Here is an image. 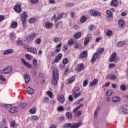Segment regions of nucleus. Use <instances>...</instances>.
I'll list each match as a JSON object with an SVG mask.
<instances>
[{
    "label": "nucleus",
    "instance_id": "69168bd1",
    "mask_svg": "<svg viewBox=\"0 0 128 128\" xmlns=\"http://www.w3.org/2000/svg\"><path fill=\"white\" fill-rule=\"evenodd\" d=\"M68 62V59L67 58H65L63 60L64 64H66Z\"/></svg>",
    "mask_w": 128,
    "mask_h": 128
},
{
    "label": "nucleus",
    "instance_id": "5fc2aeb1",
    "mask_svg": "<svg viewBox=\"0 0 128 128\" xmlns=\"http://www.w3.org/2000/svg\"><path fill=\"white\" fill-rule=\"evenodd\" d=\"M106 13L109 16H112V12L110 10H107Z\"/></svg>",
    "mask_w": 128,
    "mask_h": 128
},
{
    "label": "nucleus",
    "instance_id": "ddd939ff",
    "mask_svg": "<svg viewBox=\"0 0 128 128\" xmlns=\"http://www.w3.org/2000/svg\"><path fill=\"white\" fill-rule=\"evenodd\" d=\"M118 26L120 28H124L126 26V23L124 20H118Z\"/></svg>",
    "mask_w": 128,
    "mask_h": 128
},
{
    "label": "nucleus",
    "instance_id": "052dcab7",
    "mask_svg": "<svg viewBox=\"0 0 128 128\" xmlns=\"http://www.w3.org/2000/svg\"><path fill=\"white\" fill-rule=\"evenodd\" d=\"M32 120H38V116H32L31 118Z\"/></svg>",
    "mask_w": 128,
    "mask_h": 128
},
{
    "label": "nucleus",
    "instance_id": "4c0bfd02",
    "mask_svg": "<svg viewBox=\"0 0 128 128\" xmlns=\"http://www.w3.org/2000/svg\"><path fill=\"white\" fill-rule=\"evenodd\" d=\"M12 104H2L1 106L2 108H10V106H12Z\"/></svg>",
    "mask_w": 128,
    "mask_h": 128
},
{
    "label": "nucleus",
    "instance_id": "c9c22d12",
    "mask_svg": "<svg viewBox=\"0 0 128 128\" xmlns=\"http://www.w3.org/2000/svg\"><path fill=\"white\" fill-rule=\"evenodd\" d=\"M11 28H16V26H18V22L14 21L12 22L11 25H10Z\"/></svg>",
    "mask_w": 128,
    "mask_h": 128
},
{
    "label": "nucleus",
    "instance_id": "7c9ffc66",
    "mask_svg": "<svg viewBox=\"0 0 128 128\" xmlns=\"http://www.w3.org/2000/svg\"><path fill=\"white\" fill-rule=\"evenodd\" d=\"M82 126V123H78L74 124V126H70V128H78Z\"/></svg>",
    "mask_w": 128,
    "mask_h": 128
},
{
    "label": "nucleus",
    "instance_id": "bf43d9fd",
    "mask_svg": "<svg viewBox=\"0 0 128 128\" xmlns=\"http://www.w3.org/2000/svg\"><path fill=\"white\" fill-rule=\"evenodd\" d=\"M0 80H2V82H6V80L4 76L2 75H0Z\"/></svg>",
    "mask_w": 128,
    "mask_h": 128
},
{
    "label": "nucleus",
    "instance_id": "f03ea898",
    "mask_svg": "<svg viewBox=\"0 0 128 128\" xmlns=\"http://www.w3.org/2000/svg\"><path fill=\"white\" fill-rule=\"evenodd\" d=\"M36 36V33H33L32 35H28L26 37V42L28 44L32 42V41L34 40Z\"/></svg>",
    "mask_w": 128,
    "mask_h": 128
},
{
    "label": "nucleus",
    "instance_id": "4468645a",
    "mask_svg": "<svg viewBox=\"0 0 128 128\" xmlns=\"http://www.w3.org/2000/svg\"><path fill=\"white\" fill-rule=\"evenodd\" d=\"M62 54H59L56 57V58L54 60V62H58L60 60H62Z\"/></svg>",
    "mask_w": 128,
    "mask_h": 128
},
{
    "label": "nucleus",
    "instance_id": "79ce46f5",
    "mask_svg": "<svg viewBox=\"0 0 128 128\" xmlns=\"http://www.w3.org/2000/svg\"><path fill=\"white\" fill-rule=\"evenodd\" d=\"M26 106H28V103H22L20 104L19 106L21 110H22V108H26Z\"/></svg>",
    "mask_w": 128,
    "mask_h": 128
},
{
    "label": "nucleus",
    "instance_id": "9d476101",
    "mask_svg": "<svg viewBox=\"0 0 128 128\" xmlns=\"http://www.w3.org/2000/svg\"><path fill=\"white\" fill-rule=\"evenodd\" d=\"M21 60L25 66H26V68H32V65L28 64V62H26L24 59L22 58Z\"/></svg>",
    "mask_w": 128,
    "mask_h": 128
},
{
    "label": "nucleus",
    "instance_id": "6e6d98bb",
    "mask_svg": "<svg viewBox=\"0 0 128 128\" xmlns=\"http://www.w3.org/2000/svg\"><path fill=\"white\" fill-rule=\"evenodd\" d=\"M30 114H36V108H32L30 110Z\"/></svg>",
    "mask_w": 128,
    "mask_h": 128
},
{
    "label": "nucleus",
    "instance_id": "f257e3e1",
    "mask_svg": "<svg viewBox=\"0 0 128 128\" xmlns=\"http://www.w3.org/2000/svg\"><path fill=\"white\" fill-rule=\"evenodd\" d=\"M52 76L53 78L51 80V82L52 84L54 86H56L58 84V72L56 68H54L52 70Z\"/></svg>",
    "mask_w": 128,
    "mask_h": 128
},
{
    "label": "nucleus",
    "instance_id": "a211bd4d",
    "mask_svg": "<svg viewBox=\"0 0 128 128\" xmlns=\"http://www.w3.org/2000/svg\"><path fill=\"white\" fill-rule=\"evenodd\" d=\"M126 44V41H120L117 43V46L118 48H122V46H124Z\"/></svg>",
    "mask_w": 128,
    "mask_h": 128
},
{
    "label": "nucleus",
    "instance_id": "c85d7f7f",
    "mask_svg": "<svg viewBox=\"0 0 128 128\" xmlns=\"http://www.w3.org/2000/svg\"><path fill=\"white\" fill-rule=\"evenodd\" d=\"M96 54H98V53H95L94 54L90 60L91 64H94V62H96Z\"/></svg>",
    "mask_w": 128,
    "mask_h": 128
},
{
    "label": "nucleus",
    "instance_id": "774afa93",
    "mask_svg": "<svg viewBox=\"0 0 128 128\" xmlns=\"http://www.w3.org/2000/svg\"><path fill=\"white\" fill-rule=\"evenodd\" d=\"M64 12H62L58 15V17L60 20V18H62V16H64Z\"/></svg>",
    "mask_w": 128,
    "mask_h": 128
},
{
    "label": "nucleus",
    "instance_id": "f704fd0d",
    "mask_svg": "<svg viewBox=\"0 0 128 128\" xmlns=\"http://www.w3.org/2000/svg\"><path fill=\"white\" fill-rule=\"evenodd\" d=\"M32 64L34 68H38V60H36L34 59L32 60Z\"/></svg>",
    "mask_w": 128,
    "mask_h": 128
},
{
    "label": "nucleus",
    "instance_id": "1a4fd4ad",
    "mask_svg": "<svg viewBox=\"0 0 128 128\" xmlns=\"http://www.w3.org/2000/svg\"><path fill=\"white\" fill-rule=\"evenodd\" d=\"M20 16L22 22L26 21V18L28 16L26 12H23Z\"/></svg>",
    "mask_w": 128,
    "mask_h": 128
},
{
    "label": "nucleus",
    "instance_id": "4be33fe9",
    "mask_svg": "<svg viewBox=\"0 0 128 128\" xmlns=\"http://www.w3.org/2000/svg\"><path fill=\"white\" fill-rule=\"evenodd\" d=\"M112 102H120V96H114L112 98Z\"/></svg>",
    "mask_w": 128,
    "mask_h": 128
},
{
    "label": "nucleus",
    "instance_id": "de8ad7c7",
    "mask_svg": "<svg viewBox=\"0 0 128 128\" xmlns=\"http://www.w3.org/2000/svg\"><path fill=\"white\" fill-rule=\"evenodd\" d=\"M74 48H80V43H74Z\"/></svg>",
    "mask_w": 128,
    "mask_h": 128
},
{
    "label": "nucleus",
    "instance_id": "473e14b6",
    "mask_svg": "<svg viewBox=\"0 0 128 128\" xmlns=\"http://www.w3.org/2000/svg\"><path fill=\"white\" fill-rule=\"evenodd\" d=\"M120 90L122 92H124V90H128V87L124 84H122L120 86Z\"/></svg>",
    "mask_w": 128,
    "mask_h": 128
},
{
    "label": "nucleus",
    "instance_id": "680f3d73",
    "mask_svg": "<svg viewBox=\"0 0 128 128\" xmlns=\"http://www.w3.org/2000/svg\"><path fill=\"white\" fill-rule=\"evenodd\" d=\"M88 80H85L83 82V86L84 88H86V86H88Z\"/></svg>",
    "mask_w": 128,
    "mask_h": 128
},
{
    "label": "nucleus",
    "instance_id": "0eeeda50",
    "mask_svg": "<svg viewBox=\"0 0 128 128\" xmlns=\"http://www.w3.org/2000/svg\"><path fill=\"white\" fill-rule=\"evenodd\" d=\"M116 58V52H114L111 55V56L109 60L110 62H114H114H118V61H117L116 60H115Z\"/></svg>",
    "mask_w": 128,
    "mask_h": 128
},
{
    "label": "nucleus",
    "instance_id": "bb28decb",
    "mask_svg": "<svg viewBox=\"0 0 128 128\" xmlns=\"http://www.w3.org/2000/svg\"><path fill=\"white\" fill-rule=\"evenodd\" d=\"M111 6H114V8H116V6H118V0H112L111 2Z\"/></svg>",
    "mask_w": 128,
    "mask_h": 128
},
{
    "label": "nucleus",
    "instance_id": "2f4dec72",
    "mask_svg": "<svg viewBox=\"0 0 128 128\" xmlns=\"http://www.w3.org/2000/svg\"><path fill=\"white\" fill-rule=\"evenodd\" d=\"M45 26L46 28H50L52 26V23H50V22H46L45 24Z\"/></svg>",
    "mask_w": 128,
    "mask_h": 128
},
{
    "label": "nucleus",
    "instance_id": "9b49d317",
    "mask_svg": "<svg viewBox=\"0 0 128 128\" xmlns=\"http://www.w3.org/2000/svg\"><path fill=\"white\" fill-rule=\"evenodd\" d=\"M16 44H18V46H23V48H27V46L26 44H24L22 42V40H20V39H18L17 40H16Z\"/></svg>",
    "mask_w": 128,
    "mask_h": 128
},
{
    "label": "nucleus",
    "instance_id": "423d86ee",
    "mask_svg": "<svg viewBox=\"0 0 128 128\" xmlns=\"http://www.w3.org/2000/svg\"><path fill=\"white\" fill-rule=\"evenodd\" d=\"M92 35L90 34H88L86 37L84 38V46H87L88 44L90 42V40H92Z\"/></svg>",
    "mask_w": 128,
    "mask_h": 128
},
{
    "label": "nucleus",
    "instance_id": "c03bdc74",
    "mask_svg": "<svg viewBox=\"0 0 128 128\" xmlns=\"http://www.w3.org/2000/svg\"><path fill=\"white\" fill-rule=\"evenodd\" d=\"M80 90V87H76L73 90H72V94H76Z\"/></svg>",
    "mask_w": 128,
    "mask_h": 128
},
{
    "label": "nucleus",
    "instance_id": "393cba45",
    "mask_svg": "<svg viewBox=\"0 0 128 128\" xmlns=\"http://www.w3.org/2000/svg\"><path fill=\"white\" fill-rule=\"evenodd\" d=\"M84 64H78V66L77 70H78V72H81V70H84Z\"/></svg>",
    "mask_w": 128,
    "mask_h": 128
},
{
    "label": "nucleus",
    "instance_id": "6e6552de",
    "mask_svg": "<svg viewBox=\"0 0 128 128\" xmlns=\"http://www.w3.org/2000/svg\"><path fill=\"white\" fill-rule=\"evenodd\" d=\"M28 52H32V54H36L38 53V51H36V48L34 47H28L27 48Z\"/></svg>",
    "mask_w": 128,
    "mask_h": 128
},
{
    "label": "nucleus",
    "instance_id": "7ed1b4c3",
    "mask_svg": "<svg viewBox=\"0 0 128 128\" xmlns=\"http://www.w3.org/2000/svg\"><path fill=\"white\" fill-rule=\"evenodd\" d=\"M90 14L92 16H102L100 12L94 10L90 11Z\"/></svg>",
    "mask_w": 128,
    "mask_h": 128
},
{
    "label": "nucleus",
    "instance_id": "aec40b11",
    "mask_svg": "<svg viewBox=\"0 0 128 128\" xmlns=\"http://www.w3.org/2000/svg\"><path fill=\"white\" fill-rule=\"evenodd\" d=\"M104 50V48H100L97 50V52H96V54H97L96 58H98V57L100 56V54H102Z\"/></svg>",
    "mask_w": 128,
    "mask_h": 128
},
{
    "label": "nucleus",
    "instance_id": "4d7b16f0",
    "mask_svg": "<svg viewBox=\"0 0 128 128\" xmlns=\"http://www.w3.org/2000/svg\"><path fill=\"white\" fill-rule=\"evenodd\" d=\"M58 111L60 112H64V107H62V106L58 107Z\"/></svg>",
    "mask_w": 128,
    "mask_h": 128
},
{
    "label": "nucleus",
    "instance_id": "ea45409f",
    "mask_svg": "<svg viewBox=\"0 0 128 128\" xmlns=\"http://www.w3.org/2000/svg\"><path fill=\"white\" fill-rule=\"evenodd\" d=\"M81 36H82V32H78L76 34H74V37L75 38H80Z\"/></svg>",
    "mask_w": 128,
    "mask_h": 128
},
{
    "label": "nucleus",
    "instance_id": "338daca9",
    "mask_svg": "<svg viewBox=\"0 0 128 128\" xmlns=\"http://www.w3.org/2000/svg\"><path fill=\"white\" fill-rule=\"evenodd\" d=\"M94 28V24H91L88 26V30H92Z\"/></svg>",
    "mask_w": 128,
    "mask_h": 128
},
{
    "label": "nucleus",
    "instance_id": "412c9836",
    "mask_svg": "<svg viewBox=\"0 0 128 128\" xmlns=\"http://www.w3.org/2000/svg\"><path fill=\"white\" fill-rule=\"evenodd\" d=\"M58 100L59 102H60L61 104H64V96L63 94L60 96L58 98Z\"/></svg>",
    "mask_w": 128,
    "mask_h": 128
},
{
    "label": "nucleus",
    "instance_id": "6ab92c4d",
    "mask_svg": "<svg viewBox=\"0 0 128 128\" xmlns=\"http://www.w3.org/2000/svg\"><path fill=\"white\" fill-rule=\"evenodd\" d=\"M14 50L13 49H8L6 50L4 52L3 54L4 56H6L7 54H13Z\"/></svg>",
    "mask_w": 128,
    "mask_h": 128
},
{
    "label": "nucleus",
    "instance_id": "72a5a7b5",
    "mask_svg": "<svg viewBox=\"0 0 128 128\" xmlns=\"http://www.w3.org/2000/svg\"><path fill=\"white\" fill-rule=\"evenodd\" d=\"M66 114L68 120H72V112H66Z\"/></svg>",
    "mask_w": 128,
    "mask_h": 128
},
{
    "label": "nucleus",
    "instance_id": "f3484780",
    "mask_svg": "<svg viewBox=\"0 0 128 128\" xmlns=\"http://www.w3.org/2000/svg\"><path fill=\"white\" fill-rule=\"evenodd\" d=\"M106 78L111 80H116V74H111L110 75L106 76Z\"/></svg>",
    "mask_w": 128,
    "mask_h": 128
},
{
    "label": "nucleus",
    "instance_id": "a878e982",
    "mask_svg": "<svg viewBox=\"0 0 128 128\" xmlns=\"http://www.w3.org/2000/svg\"><path fill=\"white\" fill-rule=\"evenodd\" d=\"M98 80L97 79H94L92 82H90V86H94L95 84H96L97 82H98Z\"/></svg>",
    "mask_w": 128,
    "mask_h": 128
},
{
    "label": "nucleus",
    "instance_id": "b1692460",
    "mask_svg": "<svg viewBox=\"0 0 128 128\" xmlns=\"http://www.w3.org/2000/svg\"><path fill=\"white\" fill-rule=\"evenodd\" d=\"M27 93L29 94H34V89L30 87H28L26 89Z\"/></svg>",
    "mask_w": 128,
    "mask_h": 128
},
{
    "label": "nucleus",
    "instance_id": "e433bc0d",
    "mask_svg": "<svg viewBox=\"0 0 128 128\" xmlns=\"http://www.w3.org/2000/svg\"><path fill=\"white\" fill-rule=\"evenodd\" d=\"M28 22H30V24H34L36 22V18H30Z\"/></svg>",
    "mask_w": 128,
    "mask_h": 128
},
{
    "label": "nucleus",
    "instance_id": "a18cd8bd",
    "mask_svg": "<svg viewBox=\"0 0 128 128\" xmlns=\"http://www.w3.org/2000/svg\"><path fill=\"white\" fill-rule=\"evenodd\" d=\"M81 92L78 93H73L72 96H74V98H78L80 96Z\"/></svg>",
    "mask_w": 128,
    "mask_h": 128
},
{
    "label": "nucleus",
    "instance_id": "49530a36",
    "mask_svg": "<svg viewBox=\"0 0 128 128\" xmlns=\"http://www.w3.org/2000/svg\"><path fill=\"white\" fill-rule=\"evenodd\" d=\"M84 104H80V105L78 106H77L75 109L74 110H73V113L74 114V112H76V110H78L80 108H82V106H83Z\"/></svg>",
    "mask_w": 128,
    "mask_h": 128
},
{
    "label": "nucleus",
    "instance_id": "c756f323",
    "mask_svg": "<svg viewBox=\"0 0 128 128\" xmlns=\"http://www.w3.org/2000/svg\"><path fill=\"white\" fill-rule=\"evenodd\" d=\"M76 80V76H72L68 80V84H72V82H74V80Z\"/></svg>",
    "mask_w": 128,
    "mask_h": 128
},
{
    "label": "nucleus",
    "instance_id": "a19ab883",
    "mask_svg": "<svg viewBox=\"0 0 128 128\" xmlns=\"http://www.w3.org/2000/svg\"><path fill=\"white\" fill-rule=\"evenodd\" d=\"M112 90H107L106 92V94L107 96H112Z\"/></svg>",
    "mask_w": 128,
    "mask_h": 128
},
{
    "label": "nucleus",
    "instance_id": "09e8293b",
    "mask_svg": "<svg viewBox=\"0 0 128 128\" xmlns=\"http://www.w3.org/2000/svg\"><path fill=\"white\" fill-rule=\"evenodd\" d=\"M74 38H72L68 40V44L70 46V44H74Z\"/></svg>",
    "mask_w": 128,
    "mask_h": 128
},
{
    "label": "nucleus",
    "instance_id": "39448f33",
    "mask_svg": "<svg viewBox=\"0 0 128 128\" xmlns=\"http://www.w3.org/2000/svg\"><path fill=\"white\" fill-rule=\"evenodd\" d=\"M12 72V68H6L0 71L1 74H10Z\"/></svg>",
    "mask_w": 128,
    "mask_h": 128
},
{
    "label": "nucleus",
    "instance_id": "5701e85b",
    "mask_svg": "<svg viewBox=\"0 0 128 128\" xmlns=\"http://www.w3.org/2000/svg\"><path fill=\"white\" fill-rule=\"evenodd\" d=\"M122 110L125 114H128V105H123L122 106Z\"/></svg>",
    "mask_w": 128,
    "mask_h": 128
},
{
    "label": "nucleus",
    "instance_id": "8fccbe9b",
    "mask_svg": "<svg viewBox=\"0 0 128 128\" xmlns=\"http://www.w3.org/2000/svg\"><path fill=\"white\" fill-rule=\"evenodd\" d=\"M46 94H48V96H50V98H52L53 96L52 92L51 91H47Z\"/></svg>",
    "mask_w": 128,
    "mask_h": 128
},
{
    "label": "nucleus",
    "instance_id": "f8f14e48",
    "mask_svg": "<svg viewBox=\"0 0 128 128\" xmlns=\"http://www.w3.org/2000/svg\"><path fill=\"white\" fill-rule=\"evenodd\" d=\"M18 112V107H12L9 110V112H11V114H16Z\"/></svg>",
    "mask_w": 128,
    "mask_h": 128
},
{
    "label": "nucleus",
    "instance_id": "603ef678",
    "mask_svg": "<svg viewBox=\"0 0 128 128\" xmlns=\"http://www.w3.org/2000/svg\"><path fill=\"white\" fill-rule=\"evenodd\" d=\"M112 32L110 30H108L106 32V35L107 36H112Z\"/></svg>",
    "mask_w": 128,
    "mask_h": 128
},
{
    "label": "nucleus",
    "instance_id": "2eb2a0df",
    "mask_svg": "<svg viewBox=\"0 0 128 128\" xmlns=\"http://www.w3.org/2000/svg\"><path fill=\"white\" fill-rule=\"evenodd\" d=\"M88 56V52L86 51H84L82 52L79 58H86Z\"/></svg>",
    "mask_w": 128,
    "mask_h": 128
},
{
    "label": "nucleus",
    "instance_id": "cd10ccee",
    "mask_svg": "<svg viewBox=\"0 0 128 128\" xmlns=\"http://www.w3.org/2000/svg\"><path fill=\"white\" fill-rule=\"evenodd\" d=\"M24 78L25 80V82L26 84H28L30 80V77L28 74H25L24 75Z\"/></svg>",
    "mask_w": 128,
    "mask_h": 128
},
{
    "label": "nucleus",
    "instance_id": "37998d69",
    "mask_svg": "<svg viewBox=\"0 0 128 128\" xmlns=\"http://www.w3.org/2000/svg\"><path fill=\"white\" fill-rule=\"evenodd\" d=\"M25 58H27V60H32V56L29 54H26L25 55Z\"/></svg>",
    "mask_w": 128,
    "mask_h": 128
},
{
    "label": "nucleus",
    "instance_id": "3c124183",
    "mask_svg": "<svg viewBox=\"0 0 128 128\" xmlns=\"http://www.w3.org/2000/svg\"><path fill=\"white\" fill-rule=\"evenodd\" d=\"M100 108H98L96 110V111L94 112V118H96L98 116V112H100Z\"/></svg>",
    "mask_w": 128,
    "mask_h": 128
},
{
    "label": "nucleus",
    "instance_id": "20e7f679",
    "mask_svg": "<svg viewBox=\"0 0 128 128\" xmlns=\"http://www.w3.org/2000/svg\"><path fill=\"white\" fill-rule=\"evenodd\" d=\"M22 5L18 3L14 6V10L18 14H20L22 12Z\"/></svg>",
    "mask_w": 128,
    "mask_h": 128
},
{
    "label": "nucleus",
    "instance_id": "e2e57ef3",
    "mask_svg": "<svg viewBox=\"0 0 128 128\" xmlns=\"http://www.w3.org/2000/svg\"><path fill=\"white\" fill-rule=\"evenodd\" d=\"M114 66H116V64H109L108 68H114Z\"/></svg>",
    "mask_w": 128,
    "mask_h": 128
},
{
    "label": "nucleus",
    "instance_id": "dca6fc26",
    "mask_svg": "<svg viewBox=\"0 0 128 128\" xmlns=\"http://www.w3.org/2000/svg\"><path fill=\"white\" fill-rule=\"evenodd\" d=\"M16 38V34L12 32L10 34V39L12 42H14Z\"/></svg>",
    "mask_w": 128,
    "mask_h": 128
},
{
    "label": "nucleus",
    "instance_id": "13d9d810",
    "mask_svg": "<svg viewBox=\"0 0 128 128\" xmlns=\"http://www.w3.org/2000/svg\"><path fill=\"white\" fill-rule=\"evenodd\" d=\"M59 68L60 70H65L66 68V66H64V64H60L59 66Z\"/></svg>",
    "mask_w": 128,
    "mask_h": 128
},
{
    "label": "nucleus",
    "instance_id": "864d4df0",
    "mask_svg": "<svg viewBox=\"0 0 128 128\" xmlns=\"http://www.w3.org/2000/svg\"><path fill=\"white\" fill-rule=\"evenodd\" d=\"M72 126V124L70 123H66L64 124V127L66 128H70Z\"/></svg>",
    "mask_w": 128,
    "mask_h": 128
},
{
    "label": "nucleus",
    "instance_id": "58836bf2",
    "mask_svg": "<svg viewBox=\"0 0 128 128\" xmlns=\"http://www.w3.org/2000/svg\"><path fill=\"white\" fill-rule=\"evenodd\" d=\"M86 20H87L86 17V16H82V18L80 19V22L84 24V22H86Z\"/></svg>",
    "mask_w": 128,
    "mask_h": 128
},
{
    "label": "nucleus",
    "instance_id": "0e129e2a",
    "mask_svg": "<svg viewBox=\"0 0 128 128\" xmlns=\"http://www.w3.org/2000/svg\"><path fill=\"white\" fill-rule=\"evenodd\" d=\"M40 42H42V40L40 38H37L35 40V42H36L38 44H40Z\"/></svg>",
    "mask_w": 128,
    "mask_h": 128
}]
</instances>
